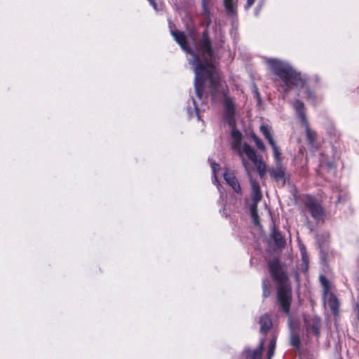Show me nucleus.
Wrapping results in <instances>:
<instances>
[{"label":"nucleus","mask_w":359,"mask_h":359,"mask_svg":"<svg viewBox=\"0 0 359 359\" xmlns=\"http://www.w3.org/2000/svg\"><path fill=\"white\" fill-rule=\"evenodd\" d=\"M197 50L203 57H196L193 62L194 88L197 97L201 100L207 98V95L204 94V84L205 79L208 78L212 99L217 100L222 96L224 98L227 96L228 89L225 82L212 72L215 67L216 54L211 46V41L206 30L203 32L202 38L198 42Z\"/></svg>","instance_id":"nucleus-1"},{"label":"nucleus","mask_w":359,"mask_h":359,"mask_svg":"<svg viewBox=\"0 0 359 359\" xmlns=\"http://www.w3.org/2000/svg\"><path fill=\"white\" fill-rule=\"evenodd\" d=\"M270 275L277 285V302L281 309L289 313L292 303V286L285 265L278 259L268 262Z\"/></svg>","instance_id":"nucleus-2"},{"label":"nucleus","mask_w":359,"mask_h":359,"mask_svg":"<svg viewBox=\"0 0 359 359\" xmlns=\"http://www.w3.org/2000/svg\"><path fill=\"white\" fill-rule=\"evenodd\" d=\"M267 62L273 74L282 81L283 83L279 87L280 90L287 93L293 86H302L304 84L300 73L288 63L277 59H269Z\"/></svg>","instance_id":"nucleus-3"},{"label":"nucleus","mask_w":359,"mask_h":359,"mask_svg":"<svg viewBox=\"0 0 359 359\" xmlns=\"http://www.w3.org/2000/svg\"><path fill=\"white\" fill-rule=\"evenodd\" d=\"M305 208L316 221L323 219L325 212L322 205L311 196H307L304 201Z\"/></svg>","instance_id":"nucleus-4"},{"label":"nucleus","mask_w":359,"mask_h":359,"mask_svg":"<svg viewBox=\"0 0 359 359\" xmlns=\"http://www.w3.org/2000/svg\"><path fill=\"white\" fill-rule=\"evenodd\" d=\"M224 120L230 126L236 125L235 102L231 97L225 96L224 99Z\"/></svg>","instance_id":"nucleus-5"},{"label":"nucleus","mask_w":359,"mask_h":359,"mask_svg":"<svg viewBox=\"0 0 359 359\" xmlns=\"http://www.w3.org/2000/svg\"><path fill=\"white\" fill-rule=\"evenodd\" d=\"M171 34L175 39V41L180 46L182 49L184 50L186 53L191 55L193 56V60L190 62V64L193 65V62L195 61V58L198 57L189 46L187 36L183 32L177 31V30H171Z\"/></svg>","instance_id":"nucleus-6"},{"label":"nucleus","mask_w":359,"mask_h":359,"mask_svg":"<svg viewBox=\"0 0 359 359\" xmlns=\"http://www.w3.org/2000/svg\"><path fill=\"white\" fill-rule=\"evenodd\" d=\"M306 332L318 337L320 335V319L317 316H309L304 318Z\"/></svg>","instance_id":"nucleus-7"},{"label":"nucleus","mask_w":359,"mask_h":359,"mask_svg":"<svg viewBox=\"0 0 359 359\" xmlns=\"http://www.w3.org/2000/svg\"><path fill=\"white\" fill-rule=\"evenodd\" d=\"M260 130L271 146L275 159L279 161L280 157V152L279 151L278 147L276 145L273 135L271 133L270 128L267 125H262L260 126Z\"/></svg>","instance_id":"nucleus-8"},{"label":"nucleus","mask_w":359,"mask_h":359,"mask_svg":"<svg viewBox=\"0 0 359 359\" xmlns=\"http://www.w3.org/2000/svg\"><path fill=\"white\" fill-rule=\"evenodd\" d=\"M231 137L232 139L231 142V148L236 151H237L238 154L240 157H242V147L241 146V141L243 135L242 133L236 128V125L233 126H231Z\"/></svg>","instance_id":"nucleus-9"},{"label":"nucleus","mask_w":359,"mask_h":359,"mask_svg":"<svg viewBox=\"0 0 359 359\" xmlns=\"http://www.w3.org/2000/svg\"><path fill=\"white\" fill-rule=\"evenodd\" d=\"M280 160V158L279 159ZM277 162V165L275 168H270L268 169V172L271 176V177L276 182H282L283 184L285 183V168H283L280 163V161L276 160Z\"/></svg>","instance_id":"nucleus-10"},{"label":"nucleus","mask_w":359,"mask_h":359,"mask_svg":"<svg viewBox=\"0 0 359 359\" xmlns=\"http://www.w3.org/2000/svg\"><path fill=\"white\" fill-rule=\"evenodd\" d=\"M224 179L226 183L233 189V190L238 194L242 195V189L239 182L236 177L234 173L229 169H226L224 172Z\"/></svg>","instance_id":"nucleus-11"},{"label":"nucleus","mask_w":359,"mask_h":359,"mask_svg":"<svg viewBox=\"0 0 359 359\" xmlns=\"http://www.w3.org/2000/svg\"><path fill=\"white\" fill-rule=\"evenodd\" d=\"M264 346V340L261 339L259 346L255 350L245 349L244 353L247 358L262 359V355Z\"/></svg>","instance_id":"nucleus-12"},{"label":"nucleus","mask_w":359,"mask_h":359,"mask_svg":"<svg viewBox=\"0 0 359 359\" xmlns=\"http://www.w3.org/2000/svg\"><path fill=\"white\" fill-rule=\"evenodd\" d=\"M242 149V154L244 153L245 155L248 157L250 160H251L252 162H255V161L257 159V156L256 154V151L253 148H252L249 144H244L243 145ZM243 161V165L245 168L246 170H248L247 163L245 161L243 158V156L241 157Z\"/></svg>","instance_id":"nucleus-13"},{"label":"nucleus","mask_w":359,"mask_h":359,"mask_svg":"<svg viewBox=\"0 0 359 359\" xmlns=\"http://www.w3.org/2000/svg\"><path fill=\"white\" fill-rule=\"evenodd\" d=\"M251 198L253 202L252 205H255V207H257V203L262 198L259 183L257 181H251Z\"/></svg>","instance_id":"nucleus-14"},{"label":"nucleus","mask_w":359,"mask_h":359,"mask_svg":"<svg viewBox=\"0 0 359 359\" xmlns=\"http://www.w3.org/2000/svg\"><path fill=\"white\" fill-rule=\"evenodd\" d=\"M327 297V304L330 310L334 316L338 315L339 311V302L337 297L332 292L326 295Z\"/></svg>","instance_id":"nucleus-15"},{"label":"nucleus","mask_w":359,"mask_h":359,"mask_svg":"<svg viewBox=\"0 0 359 359\" xmlns=\"http://www.w3.org/2000/svg\"><path fill=\"white\" fill-rule=\"evenodd\" d=\"M259 324L261 325L260 332L263 334L267 333L273 325L271 318L268 314H264L260 317Z\"/></svg>","instance_id":"nucleus-16"},{"label":"nucleus","mask_w":359,"mask_h":359,"mask_svg":"<svg viewBox=\"0 0 359 359\" xmlns=\"http://www.w3.org/2000/svg\"><path fill=\"white\" fill-rule=\"evenodd\" d=\"M271 237L277 247L283 248L285 246V238H283L280 232L275 228V226H273L271 230Z\"/></svg>","instance_id":"nucleus-17"},{"label":"nucleus","mask_w":359,"mask_h":359,"mask_svg":"<svg viewBox=\"0 0 359 359\" xmlns=\"http://www.w3.org/2000/svg\"><path fill=\"white\" fill-rule=\"evenodd\" d=\"M294 108L302 123L307 121L306 116L304 112V104L299 100H296L294 102Z\"/></svg>","instance_id":"nucleus-18"},{"label":"nucleus","mask_w":359,"mask_h":359,"mask_svg":"<svg viewBox=\"0 0 359 359\" xmlns=\"http://www.w3.org/2000/svg\"><path fill=\"white\" fill-rule=\"evenodd\" d=\"M305 127L306 130V139L309 141V144L311 145H313L316 140L317 134L315 131L312 130L310 127L308 121H306V123H302Z\"/></svg>","instance_id":"nucleus-19"},{"label":"nucleus","mask_w":359,"mask_h":359,"mask_svg":"<svg viewBox=\"0 0 359 359\" xmlns=\"http://www.w3.org/2000/svg\"><path fill=\"white\" fill-rule=\"evenodd\" d=\"M224 4L229 15H236V4L233 0H224Z\"/></svg>","instance_id":"nucleus-20"},{"label":"nucleus","mask_w":359,"mask_h":359,"mask_svg":"<svg viewBox=\"0 0 359 359\" xmlns=\"http://www.w3.org/2000/svg\"><path fill=\"white\" fill-rule=\"evenodd\" d=\"M300 344L301 341L299 334L292 331L290 334V344L298 349L300 347Z\"/></svg>","instance_id":"nucleus-21"},{"label":"nucleus","mask_w":359,"mask_h":359,"mask_svg":"<svg viewBox=\"0 0 359 359\" xmlns=\"http://www.w3.org/2000/svg\"><path fill=\"white\" fill-rule=\"evenodd\" d=\"M320 282L322 285V286L323 287V290H324V297H325L327 294H328L330 292H329V290H330V282L329 280H327V278L321 275L320 276Z\"/></svg>","instance_id":"nucleus-22"},{"label":"nucleus","mask_w":359,"mask_h":359,"mask_svg":"<svg viewBox=\"0 0 359 359\" xmlns=\"http://www.w3.org/2000/svg\"><path fill=\"white\" fill-rule=\"evenodd\" d=\"M252 138L254 140L257 147L261 151H265V146L262 142V140H260L257 135L255 134L252 135Z\"/></svg>","instance_id":"nucleus-23"},{"label":"nucleus","mask_w":359,"mask_h":359,"mask_svg":"<svg viewBox=\"0 0 359 359\" xmlns=\"http://www.w3.org/2000/svg\"><path fill=\"white\" fill-rule=\"evenodd\" d=\"M208 161L210 163V165L212 170V175L215 178V180L217 181L216 172L219 169L220 166L218 163L212 161V159L210 158H208Z\"/></svg>","instance_id":"nucleus-24"},{"label":"nucleus","mask_w":359,"mask_h":359,"mask_svg":"<svg viewBox=\"0 0 359 359\" xmlns=\"http://www.w3.org/2000/svg\"><path fill=\"white\" fill-rule=\"evenodd\" d=\"M250 212H251L252 217L253 218V220H254V223L255 224H259L258 215L257 213V207H255V205H251Z\"/></svg>","instance_id":"nucleus-25"},{"label":"nucleus","mask_w":359,"mask_h":359,"mask_svg":"<svg viewBox=\"0 0 359 359\" xmlns=\"http://www.w3.org/2000/svg\"><path fill=\"white\" fill-rule=\"evenodd\" d=\"M263 297L266 298L270 295V290L266 280L262 281Z\"/></svg>","instance_id":"nucleus-26"},{"label":"nucleus","mask_w":359,"mask_h":359,"mask_svg":"<svg viewBox=\"0 0 359 359\" xmlns=\"http://www.w3.org/2000/svg\"><path fill=\"white\" fill-rule=\"evenodd\" d=\"M253 163L256 166L257 171L266 168V165L262 160L257 159L255 162H253Z\"/></svg>","instance_id":"nucleus-27"},{"label":"nucleus","mask_w":359,"mask_h":359,"mask_svg":"<svg viewBox=\"0 0 359 359\" xmlns=\"http://www.w3.org/2000/svg\"><path fill=\"white\" fill-rule=\"evenodd\" d=\"M277 338L276 336H273L269 342V348L275 349L276 344Z\"/></svg>","instance_id":"nucleus-28"},{"label":"nucleus","mask_w":359,"mask_h":359,"mask_svg":"<svg viewBox=\"0 0 359 359\" xmlns=\"http://www.w3.org/2000/svg\"><path fill=\"white\" fill-rule=\"evenodd\" d=\"M274 351H275V349L269 348L268 351H267V359L272 358V357L273 356V354H274Z\"/></svg>","instance_id":"nucleus-29"},{"label":"nucleus","mask_w":359,"mask_h":359,"mask_svg":"<svg viewBox=\"0 0 359 359\" xmlns=\"http://www.w3.org/2000/svg\"><path fill=\"white\" fill-rule=\"evenodd\" d=\"M255 3V0H247V4L245 6V9L248 10Z\"/></svg>","instance_id":"nucleus-30"},{"label":"nucleus","mask_w":359,"mask_h":359,"mask_svg":"<svg viewBox=\"0 0 359 359\" xmlns=\"http://www.w3.org/2000/svg\"><path fill=\"white\" fill-rule=\"evenodd\" d=\"M263 1L262 0V1L259 4V5L257 6L256 9H255V15H258L259 14V12L261 11L262 8V6H263Z\"/></svg>","instance_id":"nucleus-31"},{"label":"nucleus","mask_w":359,"mask_h":359,"mask_svg":"<svg viewBox=\"0 0 359 359\" xmlns=\"http://www.w3.org/2000/svg\"><path fill=\"white\" fill-rule=\"evenodd\" d=\"M266 168H262L261 170H259L258 172H259V175H260V177L264 176V175L266 173Z\"/></svg>","instance_id":"nucleus-32"},{"label":"nucleus","mask_w":359,"mask_h":359,"mask_svg":"<svg viewBox=\"0 0 359 359\" xmlns=\"http://www.w3.org/2000/svg\"><path fill=\"white\" fill-rule=\"evenodd\" d=\"M151 5L154 6V8H156V3L155 0H148Z\"/></svg>","instance_id":"nucleus-33"},{"label":"nucleus","mask_w":359,"mask_h":359,"mask_svg":"<svg viewBox=\"0 0 359 359\" xmlns=\"http://www.w3.org/2000/svg\"><path fill=\"white\" fill-rule=\"evenodd\" d=\"M193 103H194V109H195L196 111L198 113V107L196 104V101H195L194 99H193Z\"/></svg>","instance_id":"nucleus-34"},{"label":"nucleus","mask_w":359,"mask_h":359,"mask_svg":"<svg viewBox=\"0 0 359 359\" xmlns=\"http://www.w3.org/2000/svg\"><path fill=\"white\" fill-rule=\"evenodd\" d=\"M355 306H356V309H357V317H358V319L359 320V304H357L355 305Z\"/></svg>","instance_id":"nucleus-35"},{"label":"nucleus","mask_w":359,"mask_h":359,"mask_svg":"<svg viewBox=\"0 0 359 359\" xmlns=\"http://www.w3.org/2000/svg\"><path fill=\"white\" fill-rule=\"evenodd\" d=\"M320 253H321V257L323 259H325V254L324 252H323V250L320 251Z\"/></svg>","instance_id":"nucleus-36"},{"label":"nucleus","mask_w":359,"mask_h":359,"mask_svg":"<svg viewBox=\"0 0 359 359\" xmlns=\"http://www.w3.org/2000/svg\"><path fill=\"white\" fill-rule=\"evenodd\" d=\"M256 93H257V97L259 100L260 99L259 93L258 92H256Z\"/></svg>","instance_id":"nucleus-37"}]
</instances>
